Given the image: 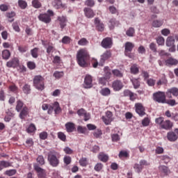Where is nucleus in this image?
Returning <instances> with one entry per match:
<instances>
[{"label":"nucleus","instance_id":"f257e3e1","mask_svg":"<svg viewBox=\"0 0 178 178\" xmlns=\"http://www.w3.org/2000/svg\"><path fill=\"white\" fill-rule=\"evenodd\" d=\"M76 60L78 65L81 67H85L87 66V62L90 60V54L87 49H80L76 54Z\"/></svg>","mask_w":178,"mask_h":178},{"label":"nucleus","instance_id":"f03ea898","mask_svg":"<svg viewBox=\"0 0 178 178\" xmlns=\"http://www.w3.org/2000/svg\"><path fill=\"white\" fill-rule=\"evenodd\" d=\"M60 153L51 150L47 153V161L51 166L53 168H58L60 163Z\"/></svg>","mask_w":178,"mask_h":178},{"label":"nucleus","instance_id":"7ed1b4c3","mask_svg":"<svg viewBox=\"0 0 178 178\" xmlns=\"http://www.w3.org/2000/svg\"><path fill=\"white\" fill-rule=\"evenodd\" d=\"M44 80V77L41 75L35 76L33 80L34 87L39 90V91H42L45 88Z\"/></svg>","mask_w":178,"mask_h":178},{"label":"nucleus","instance_id":"20e7f679","mask_svg":"<svg viewBox=\"0 0 178 178\" xmlns=\"http://www.w3.org/2000/svg\"><path fill=\"white\" fill-rule=\"evenodd\" d=\"M153 100L158 104H166V93L162 91L153 93Z\"/></svg>","mask_w":178,"mask_h":178},{"label":"nucleus","instance_id":"39448f33","mask_svg":"<svg viewBox=\"0 0 178 178\" xmlns=\"http://www.w3.org/2000/svg\"><path fill=\"white\" fill-rule=\"evenodd\" d=\"M47 13L44 14H40L38 18L40 22H42L43 23H46V24H48V23H51L52 16H54L55 14L54 13V11L52 10H48Z\"/></svg>","mask_w":178,"mask_h":178},{"label":"nucleus","instance_id":"423d86ee","mask_svg":"<svg viewBox=\"0 0 178 178\" xmlns=\"http://www.w3.org/2000/svg\"><path fill=\"white\" fill-rule=\"evenodd\" d=\"M124 55L128 56V58H130V59H133L134 55L131 54V51H133V49L134 48V44L131 42H127L124 44Z\"/></svg>","mask_w":178,"mask_h":178},{"label":"nucleus","instance_id":"0eeeda50","mask_svg":"<svg viewBox=\"0 0 178 178\" xmlns=\"http://www.w3.org/2000/svg\"><path fill=\"white\" fill-rule=\"evenodd\" d=\"M112 58V51L106 50L100 56L99 66H104L105 62Z\"/></svg>","mask_w":178,"mask_h":178},{"label":"nucleus","instance_id":"6e6552de","mask_svg":"<svg viewBox=\"0 0 178 178\" xmlns=\"http://www.w3.org/2000/svg\"><path fill=\"white\" fill-rule=\"evenodd\" d=\"M33 169L37 172L38 178H47V172H45V170L40 167L38 164L34 163Z\"/></svg>","mask_w":178,"mask_h":178},{"label":"nucleus","instance_id":"1a4fd4ad","mask_svg":"<svg viewBox=\"0 0 178 178\" xmlns=\"http://www.w3.org/2000/svg\"><path fill=\"white\" fill-rule=\"evenodd\" d=\"M167 139L171 143H175L178 139V129L167 133Z\"/></svg>","mask_w":178,"mask_h":178},{"label":"nucleus","instance_id":"9d476101","mask_svg":"<svg viewBox=\"0 0 178 178\" xmlns=\"http://www.w3.org/2000/svg\"><path fill=\"white\" fill-rule=\"evenodd\" d=\"M135 111L139 116H145V107L141 103L135 104Z\"/></svg>","mask_w":178,"mask_h":178},{"label":"nucleus","instance_id":"9b49d317","mask_svg":"<svg viewBox=\"0 0 178 178\" xmlns=\"http://www.w3.org/2000/svg\"><path fill=\"white\" fill-rule=\"evenodd\" d=\"M84 88H92V76L90 74H86L84 78Z\"/></svg>","mask_w":178,"mask_h":178},{"label":"nucleus","instance_id":"f8f14e48","mask_svg":"<svg viewBox=\"0 0 178 178\" xmlns=\"http://www.w3.org/2000/svg\"><path fill=\"white\" fill-rule=\"evenodd\" d=\"M112 116H113V114L112 113V112L107 111L106 113V116L102 117V120L104 123H105L107 125L109 124L110 123H112V120H113L112 119Z\"/></svg>","mask_w":178,"mask_h":178},{"label":"nucleus","instance_id":"ddd939ff","mask_svg":"<svg viewBox=\"0 0 178 178\" xmlns=\"http://www.w3.org/2000/svg\"><path fill=\"white\" fill-rule=\"evenodd\" d=\"M114 91H120L123 88V83L120 80H115L112 83Z\"/></svg>","mask_w":178,"mask_h":178},{"label":"nucleus","instance_id":"4468645a","mask_svg":"<svg viewBox=\"0 0 178 178\" xmlns=\"http://www.w3.org/2000/svg\"><path fill=\"white\" fill-rule=\"evenodd\" d=\"M166 95L168 98H172V95L173 97H178V88L174 87L168 89L166 92Z\"/></svg>","mask_w":178,"mask_h":178},{"label":"nucleus","instance_id":"2eb2a0df","mask_svg":"<svg viewBox=\"0 0 178 178\" xmlns=\"http://www.w3.org/2000/svg\"><path fill=\"white\" fill-rule=\"evenodd\" d=\"M173 127V122L169 120H164L161 127L163 130H172Z\"/></svg>","mask_w":178,"mask_h":178},{"label":"nucleus","instance_id":"dca6fc26","mask_svg":"<svg viewBox=\"0 0 178 178\" xmlns=\"http://www.w3.org/2000/svg\"><path fill=\"white\" fill-rule=\"evenodd\" d=\"M102 47L103 48H112V38H106L102 42Z\"/></svg>","mask_w":178,"mask_h":178},{"label":"nucleus","instance_id":"f3484780","mask_svg":"<svg viewBox=\"0 0 178 178\" xmlns=\"http://www.w3.org/2000/svg\"><path fill=\"white\" fill-rule=\"evenodd\" d=\"M83 12L86 17H88V19H92L95 16V13L90 8H85Z\"/></svg>","mask_w":178,"mask_h":178},{"label":"nucleus","instance_id":"a211bd4d","mask_svg":"<svg viewBox=\"0 0 178 178\" xmlns=\"http://www.w3.org/2000/svg\"><path fill=\"white\" fill-rule=\"evenodd\" d=\"M65 126L67 133H73L76 130V124L73 122H67Z\"/></svg>","mask_w":178,"mask_h":178},{"label":"nucleus","instance_id":"6ab92c4d","mask_svg":"<svg viewBox=\"0 0 178 178\" xmlns=\"http://www.w3.org/2000/svg\"><path fill=\"white\" fill-rule=\"evenodd\" d=\"M57 20L59 22L60 29L63 30L66 27V23H67V19L65 16L58 17Z\"/></svg>","mask_w":178,"mask_h":178},{"label":"nucleus","instance_id":"aec40b11","mask_svg":"<svg viewBox=\"0 0 178 178\" xmlns=\"http://www.w3.org/2000/svg\"><path fill=\"white\" fill-rule=\"evenodd\" d=\"M7 67H17L19 66V60L17 58H13L6 63Z\"/></svg>","mask_w":178,"mask_h":178},{"label":"nucleus","instance_id":"412c9836","mask_svg":"<svg viewBox=\"0 0 178 178\" xmlns=\"http://www.w3.org/2000/svg\"><path fill=\"white\" fill-rule=\"evenodd\" d=\"M95 24L96 29H97V30H98V31H104L105 26L103 23H101V21H99V18L96 17L95 19Z\"/></svg>","mask_w":178,"mask_h":178},{"label":"nucleus","instance_id":"4be33fe9","mask_svg":"<svg viewBox=\"0 0 178 178\" xmlns=\"http://www.w3.org/2000/svg\"><path fill=\"white\" fill-rule=\"evenodd\" d=\"M159 170L160 173L163 175V176H168V175L170 173V170H169V168L165 165H160L159 167Z\"/></svg>","mask_w":178,"mask_h":178},{"label":"nucleus","instance_id":"5701e85b","mask_svg":"<svg viewBox=\"0 0 178 178\" xmlns=\"http://www.w3.org/2000/svg\"><path fill=\"white\" fill-rule=\"evenodd\" d=\"M27 115H29V107L24 106L23 108L20 111L19 118L20 119H24V118H26Z\"/></svg>","mask_w":178,"mask_h":178},{"label":"nucleus","instance_id":"b1692460","mask_svg":"<svg viewBox=\"0 0 178 178\" xmlns=\"http://www.w3.org/2000/svg\"><path fill=\"white\" fill-rule=\"evenodd\" d=\"M97 158L99 161L104 163H106V161L109 160V156L104 152H100L97 156Z\"/></svg>","mask_w":178,"mask_h":178},{"label":"nucleus","instance_id":"393cba45","mask_svg":"<svg viewBox=\"0 0 178 178\" xmlns=\"http://www.w3.org/2000/svg\"><path fill=\"white\" fill-rule=\"evenodd\" d=\"M15 16H16V13L14 11L6 13V17H7L8 22L10 23H12L13 22H15Z\"/></svg>","mask_w":178,"mask_h":178},{"label":"nucleus","instance_id":"a878e982","mask_svg":"<svg viewBox=\"0 0 178 178\" xmlns=\"http://www.w3.org/2000/svg\"><path fill=\"white\" fill-rule=\"evenodd\" d=\"M177 63H178L177 60L173 58H169L165 60V65L167 66H175L177 65Z\"/></svg>","mask_w":178,"mask_h":178},{"label":"nucleus","instance_id":"bb28decb","mask_svg":"<svg viewBox=\"0 0 178 178\" xmlns=\"http://www.w3.org/2000/svg\"><path fill=\"white\" fill-rule=\"evenodd\" d=\"M111 73L114 77H117L118 79H122L123 77V73L118 69L113 70Z\"/></svg>","mask_w":178,"mask_h":178},{"label":"nucleus","instance_id":"cd10ccee","mask_svg":"<svg viewBox=\"0 0 178 178\" xmlns=\"http://www.w3.org/2000/svg\"><path fill=\"white\" fill-rule=\"evenodd\" d=\"M166 47H172L175 45V38L173 36H168L165 41Z\"/></svg>","mask_w":178,"mask_h":178},{"label":"nucleus","instance_id":"c85d7f7f","mask_svg":"<svg viewBox=\"0 0 178 178\" xmlns=\"http://www.w3.org/2000/svg\"><path fill=\"white\" fill-rule=\"evenodd\" d=\"M109 28L111 30L115 29V26H119V21H117L115 18H112L109 20Z\"/></svg>","mask_w":178,"mask_h":178},{"label":"nucleus","instance_id":"c756f323","mask_svg":"<svg viewBox=\"0 0 178 178\" xmlns=\"http://www.w3.org/2000/svg\"><path fill=\"white\" fill-rule=\"evenodd\" d=\"M130 72L131 74H138V73H140V68H138V65H137V64H134L130 67Z\"/></svg>","mask_w":178,"mask_h":178},{"label":"nucleus","instance_id":"7c9ffc66","mask_svg":"<svg viewBox=\"0 0 178 178\" xmlns=\"http://www.w3.org/2000/svg\"><path fill=\"white\" fill-rule=\"evenodd\" d=\"M163 24V21L159 19H155L152 22V26L156 29L162 26Z\"/></svg>","mask_w":178,"mask_h":178},{"label":"nucleus","instance_id":"2f4dec72","mask_svg":"<svg viewBox=\"0 0 178 178\" xmlns=\"http://www.w3.org/2000/svg\"><path fill=\"white\" fill-rule=\"evenodd\" d=\"M23 108H24V103H23V102L20 99L17 100V105L15 107L16 111L20 112V111H22Z\"/></svg>","mask_w":178,"mask_h":178},{"label":"nucleus","instance_id":"473e14b6","mask_svg":"<svg viewBox=\"0 0 178 178\" xmlns=\"http://www.w3.org/2000/svg\"><path fill=\"white\" fill-rule=\"evenodd\" d=\"M52 108H53V109H54V112L56 115L58 113H60V111H62V109L60 108V106L59 105V102H55L53 104Z\"/></svg>","mask_w":178,"mask_h":178},{"label":"nucleus","instance_id":"72a5a7b5","mask_svg":"<svg viewBox=\"0 0 178 178\" xmlns=\"http://www.w3.org/2000/svg\"><path fill=\"white\" fill-rule=\"evenodd\" d=\"M9 167H10V163L6 161H0V172L3 170V169Z\"/></svg>","mask_w":178,"mask_h":178},{"label":"nucleus","instance_id":"f704fd0d","mask_svg":"<svg viewBox=\"0 0 178 178\" xmlns=\"http://www.w3.org/2000/svg\"><path fill=\"white\" fill-rule=\"evenodd\" d=\"M104 71L105 73V77L108 80H109V79H111V76H112V72H111V68H109V67H108V66L104 67Z\"/></svg>","mask_w":178,"mask_h":178},{"label":"nucleus","instance_id":"c9c22d12","mask_svg":"<svg viewBox=\"0 0 178 178\" xmlns=\"http://www.w3.org/2000/svg\"><path fill=\"white\" fill-rule=\"evenodd\" d=\"M100 94L104 97H108V95H111V89L104 88L100 90Z\"/></svg>","mask_w":178,"mask_h":178},{"label":"nucleus","instance_id":"e433bc0d","mask_svg":"<svg viewBox=\"0 0 178 178\" xmlns=\"http://www.w3.org/2000/svg\"><path fill=\"white\" fill-rule=\"evenodd\" d=\"M53 5L56 9H60V8H63V4L60 0H54Z\"/></svg>","mask_w":178,"mask_h":178},{"label":"nucleus","instance_id":"4c0bfd02","mask_svg":"<svg viewBox=\"0 0 178 178\" xmlns=\"http://www.w3.org/2000/svg\"><path fill=\"white\" fill-rule=\"evenodd\" d=\"M32 6L35 8V9H40V8L42 6V4L40 3V0H33Z\"/></svg>","mask_w":178,"mask_h":178},{"label":"nucleus","instance_id":"58836bf2","mask_svg":"<svg viewBox=\"0 0 178 178\" xmlns=\"http://www.w3.org/2000/svg\"><path fill=\"white\" fill-rule=\"evenodd\" d=\"M40 51V49L38 47H35L34 49L31 50V55L35 58V59H37L38 58V52Z\"/></svg>","mask_w":178,"mask_h":178},{"label":"nucleus","instance_id":"ea45409f","mask_svg":"<svg viewBox=\"0 0 178 178\" xmlns=\"http://www.w3.org/2000/svg\"><path fill=\"white\" fill-rule=\"evenodd\" d=\"M42 109L43 111H47L48 110V113H51L52 111H54V107H52L51 106L48 105L47 104H44L42 106Z\"/></svg>","mask_w":178,"mask_h":178},{"label":"nucleus","instance_id":"a19ab883","mask_svg":"<svg viewBox=\"0 0 178 178\" xmlns=\"http://www.w3.org/2000/svg\"><path fill=\"white\" fill-rule=\"evenodd\" d=\"M2 58L3 59H5L6 60H8L9 58H10V51L9 50L6 49L2 51Z\"/></svg>","mask_w":178,"mask_h":178},{"label":"nucleus","instance_id":"79ce46f5","mask_svg":"<svg viewBox=\"0 0 178 178\" xmlns=\"http://www.w3.org/2000/svg\"><path fill=\"white\" fill-rule=\"evenodd\" d=\"M37 131V128L35 127V124H31L29 127H28V128H27V129H26V131H27V133H35V131Z\"/></svg>","mask_w":178,"mask_h":178},{"label":"nucleus","instance_id":"37998d69","mask_svg":"<svg viewBox=\"0 0 178 178\" xmlns=\"http://www.w3.org/2000/svg\"><path fill=\"white\" fill-rule=\"evenodd\" d=\"M36 162L40 165V166H42L43 165H45V159H44V156L40 155L36 159Z\"/></svg>","mask_w":178,"mask_h":178},{"label":"nucleus","instance_id":"c03bdc74","mask_svg":"<svg viewBox=\"0 0 178 178\" xmlns=\"http://www.w3.org/2000/svg\"><path fill=\"white\" fill-rule=\"evenodd\" d=\"M131 81L135 90H137V88H140V81H138V79H131Z\"/></svg>","mask_w":178,"mask_h":178},{"label":"nucleus","instance_id":"a18cd8bd","mask_svg":"<svg viewBox=\"0 0 178 178\" xmlns=\"http://www.w3.org/2000/svg\"><path fill=\"white\" fill-rule=\"evenodd\" d=\"M22 91L24 92V94H30L31 92V88L30 85L25 84L22 88Z\"/></svg>","mask_w":178,"mask_h":178},{"label":"nucleus","instance_id":"49530a36","mask_svg":"<svg viewBox=\"0 0 178 178\" xmlns=\"http://www.w3.org/2000/svg\"><path fill=\"white\" fill-rule=\"evenodd\" d=\"M78 45H81V47H86V45H88V40H87L86 38H81L79 40Z\"/></svg>","mask_w":178,"mask_h":178},{"label":"nucleus","instance_id":"de8ad7c7","mask_svg":"<svg viewBox=\"0 0 178 178\" xmlns=\"http://www.w3.org/2000/svg\"><path fill=\"white\" fill-rule=\"evenodd\" d=\"M79 165L83 167L87 166L88 165V160L87 158L83 157L79 160Z\"/></svg>","mask_w":178,"mask_h":178},{"label":"nucleus","instance_id":"09e8293b","mask_svg":"<svg viewBox=\"0 0 178 178\" xmlns=\"http://www.w3.org/2000/svg\"><path fill=\"white\" fill-rule=\"evenodd\" d=\"M18 5L21 9H26L27 8V2L24 0H19Z\"/></svg>","mask_w":178,"mask_h":178},{"label":"nucleus","instance_id":"8fccbe9b","mask_svg":"<svg viewBox=\"0 0 178 178\" xmlns=\"http://www.w3.org/2000/svg\"><path fill=\"white\" fill-rule=\"evenodd\" d=\"M63 162L66 166L72 163V157L70 156H65L63 158Z\"/></svg>","mask_w":178,"mask_h":178},{"label":"nucleus","instance_id":"3c124183","mask_svg":"<svg viewBox=\"0 0 178 178\" xmlns=\"http://www.w3.org/2000/svg\"><path fill=\"white\" fill-rule=\"evenodd\" d=\"M17 172V171L15 169L8 170L4 172V175L6 176H15V175Z\"/></svg>","mask_w":178,"mask_h":178},{"label":"nucleus","instance_id":"603ef678","mask_svg":"<svg viewBox=\"0 0 178 178\" xmlns=\"http://www.w3.org/2000/svg\"><path fill=\"white\" fill-rule=\"evenodd\" d=\"M15 116V114L11 112H8L7 115L4 117V122H9L10 120H12V118Z\"/></svg>","mask_w":178,"mask_h":178},{"label":"nucleus","instance_id":"864d4df0","mask_svg":"<svg viewBox=\"0 0 178 178\" xmlns=\"http://www.w3.org/2000/svg\"><path fill=\"white\" fill-rule=\"evenodd\" d=\"M134 33H136V31L134 30V28L130 27L126 32V34L128 37H133L134 35Z\"/></svg>","mask_w":178,"mask_h":178},{"label":"nucleus","instance_id":"5fc2aeb1","mask_svg":"<svg viewBox=\"0 0 178 178\" xmlns=\"http://www.w3.org/2000/svg\"><path fill=\"white\" fill-rule=\"evenodd\" d=\"M57 135L59 140L66 143V135L63 132H58Z\"/></svg>","mask_w":178,"mask_h":178},{"label":"nucleus","instance_id":"6e6d98bb","mask_svg":"<svg viewBox=\"0 0 178 178\" xmlns=\"http://www.w3.org/2000/svg\"><path fill=\"white\" fill-rule=\"evenodd\" d=\"M146 83L149 87H154L155 86V83H156V80L154 79H147L146 80Z\"/></svg>","mask_w":178,"mask_h":178},{"label":"nucleus","instance_id":"4d7b16f0","mask_svg":"<svg viewBox=\"0 0 178 178\" xmlns=\"http://www.w3.org/2000/svg\"><path fill=\"white\" fill-rule=\"evenodd\" d=\"M156 42L158 45H165V38L162 36H159L156 38Z\"/></svg>","mask_w":178,"mask_h":178},{"label":"nucleus","instance_id":"13d9d810","mask_svg":"<svg viewBox=\"0 0 178 178\" xmlns=\"http://www.w3.org/2000/svg\"><path fill=\"white\" fill-rule=\"evenodd\" d=\"M64 73L63 72H59V71H56L53 76L56 78V79H61V77H63L64 76Z\"/></svg>","mask_w":178,"mask_h":178},{"label":"nucleus","instance_id":"bf43d9fd","mask_svg":"<svg viewBox=\"0 0 178 178\" xmlns=\"http://www.w3.org/2000/svg\"><path fill=\"white\" fill-rule=\"evenodd\" d=\"M102 168H104V165L101 163H97L94 168V170L96 172H101L102 170Z\"/></svg>","mask_w":178,"mask_h":178},{"label":"nucleus","instance_id":"052dcab7","mask_svg":"<svg viewBox=\"0 0 178 178\" xmlns=\"http://www.w3.org/2000/svg\"><path fill=\"white\" fill-rule=\"evenodd\" d=\"M150 122L149 118L146 117L142 120V124L144 127H147V126H149Z\"/></svg>","mask_w":178,"mask_h":178},{"label":"nucleus","instance_id":"680f3d73","mask_svg":"<svg viewBox=\"0 0 178 178\" xmlns=\"http://www.w3.org/2000/svg\"><path fill=\"white\" fill-rule=\"evenodd\" d=\"M160 159L164 162V163H169L170 162V157L169 156L163 155L160 156Z\"/></svg>","mask_w":178,"mask_h":178},{"label":"nucleus","instance_id":"e2e57ef3","mask_svg":"<svg viewBox=\"0 0 178 178\" xmlns=\"http://www.w3.org/2000/svg\"><path fill=\"white\" fill-rule=\"evenodd\" d=\"M8 88L10 91L15 92V94H16V92H17V90H19V88H17L15 83L10 85Z\"/></svg>","mask_w":178,"mask_h":178},{"label":"nucleus","instance_id":"0e129e2a","mask_svg":"<svg viewBox=\"0 0 178 178\" xmlns=\"http://www.w3.org/2000/svg\"><path fill=\"white\" fill-rule=\"evenodd\" d=\"M40 140H47L48 138V133L47 131H42L39 134Z\"/></svg>","mask_w":178,"mask_h":178},{"label":"nucleus","instance_id":"69168bd1","mask_svg":"<svg viewBox=\"0 0 178 178\" xmlns=\"http://www.w3.org/2000/svg\"><path fill=\"white\" fill-rule=\"evenodd\" d=\"M165 121V118L163 117H159L155 120L156 124H159L160 127H162V124Z\"/></svg>","mask_w":178,"mask_h":178},{"label":"nucleus","instance_id":"338daca9","mask_svg":"<svg viewBox=\"0 0 178 178\" xmlns=\"http://www.w3.org/2000/svg\"><path fill=\"white\" fill-rule=\"evenodd\" d=\"M106 83H108V79L106 77H101L99 79V84L102 86H106Z\"/></svg>","mask_w":178,"mask_h":178},{"label":"nucleus","instance_id":"774afa93","mask_svg":"<svg viewBox=\"0 0 178 178\" xmlns=\"http://www.w3.org/2000/svg\"><path fill=\"white\" fill-rule=\"evenodd\" d=\"M77 131H78V133H80L81 134H86V132L87 131V128L83 127L81 126H78Z\"/></svg>","mask_w":178,"mask_h":178}]
</instances>
